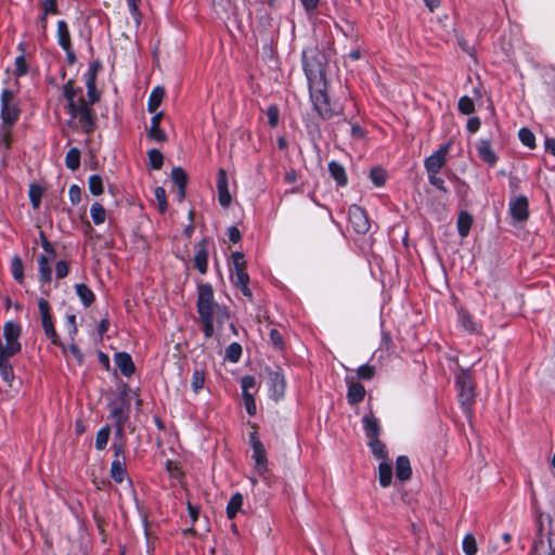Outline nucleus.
I'll use <instances>...</instances> for the list:
<instances>
[{
  "label": "nucleus",
  "instance_id": "nucleus-1",
  "mask_svg": "<svg viewBox=\"0 0 555 555\" xmlns=\"http://www.w3.org/2000/svg\"><path fill=\"white\" fill-rule=\"evenodd\" d=\"M63 95L67 100V111L73 119H76L85 133L93 132L95 128V115L88 103H76L77 92L73 80H68L63 87Z\"/></svg>",
  "mask_w": 555,
  "mask_h": 555
},
{
  "label": "nucleus",
  "instance_id": "nucleus-2",
  "mask_svg": "<svg viewBox=\"0 0 555 555\" xmlns=\"http://www.w3.org/2000/svg\"><path fill=\"white\" fill-rule=\"evenodd\" d=\"M302 63L309 82V89L315 87H326L325 55L317 49H309L304 52Z\"/></svg>",
  "mask_w": 555,
  "mask_h": 555
},
{
  "label": "nucleus",
  "instance_id": "nucleus-3",
  "mask_svg": "<svg viewBox=\"0 0 555 555\" xmlns=\"http://www.w3.org/2000/svg\"><path fill=\"white\" fill-rule=\"evenodd\" d=\"M219 306L220 305L214 300L211 286L209 284L201 285L198 287L197 310L204 323V334L206 337H211L214 335V330H211L209 318L211 317L215 308H218Z\"/></svg>",
  "mask_w": 555,
  "mask_h": 555
},
{
  "label": "nucleus",
  "instance_id": "nucleus-4",
  "mask_svg": "<svg viewBox=\"0 0 555 555\" xmlns=\"http://www.w3.org/2000/svg\"><path fill=\"white\" fill-rule=\"evenodd\" d=\"M310 96L318 114L324 119H331L341 114L343 107L338 103H331L326 93V87H315L310 89Z\"/></svg>",
  "mask_w": 555,
  "mask_h": 555
},
{
  "label": "nucleus",
  "instance_id": "nucleus-5",
  "mask_svg": "<svg viewBox=\"0 0 555 555\" xmlns=\"http://www.w3.org/2000/svg\"><path fill=\"white\" fill-rule=\"evenodd\" d=\"M232 262L234 272L231 275V280L233 284L240 287L244 296H246L249 300H253V294L248 287L249 275L246 272V261L244 259V254L241 251H234L232 254Z\"/></svg>",
  "mask_w": 555,
  "mask_h": 555
},
{
  "label": "nucleus",
  "instance_id": "nucleus-6",
  "mask_svg": "<svg viewBox=\"0 0 555 555\" xmlns=\"http://www.w3.org/2000/svg\"><path fill=\"white\" fill-rule=\"evenodd\" d=\"M22 334V328L18 324L10 321L3 326L4 343L0 341V354L13 357L21 351V344L18 341Z\"/></svg>",
  "mask_w": 555,
  "mask_h": 555
},
{
  "label": "nucleus",
  "instance_id": "nucleus-7",
  "mask_svg": "<svg viewBox=\"0 0 555 555\" xmlns=\"http://www.w3.org/2000/svg\"><path fill=\"white\" fill-rule=\"evenodd\" d=\"M39 240L43 248V254L38 259L39 275L43 283H50L52 279L50 263L55 259L56 251L52 244L46 237L43 231L39 232Z\"/></svg>",
  "mask_w": 555,
  "mask_h": 555
},
{
  "label": "nucleus",
  "instance_id": "nucleus-8",
  "mask_svg": "<svg viewBox=\"0 0 555 555\" xmlns=\"http://www.w3.org/2000/svg\"><path fill=\"white\" fill-rule=\"evenodd\" d=\"M20 107L12 90L4 89L1 93V119L9 128L12 127L20 117Z\"/></svg>",
  "mask_w": 555,
  "mask_h": 555
},
{
  "label": "nucleus",
  "instance_id": "nucleus-9",
  "mask_svg": "<svg viewBox=\"0 0 555 555\" xmlns=\"http://www.w3.org/2000/svg\"><path fill=\"white\" fill-rule=\"evenodd\" d=\"M38 309L40 314V321L46 336L51 340L52 344L60 346L65 351L64 346L60 341L59 335L54 328L52 322V315L50 311V305L44 298L38 300Z\"/></svg>",
  "mask_w": 555,
  "mask_h": 555
},
{
  "label": "nucleus",
  "instance_id": "nucleus-10",
  "mask_svg": "<svg viewBox=\"0 0 555 555\" xmlns=\"http://www.w3.org/2000/svg\"><path fill=\"white\" fill-rule=\"evenodd\" d=\"M460 403L468 412L475 398L474 383L467 372H461L456 377Z\"/></svg>",
  "mask_w": 555,
  "mask_h": 555
},
{
  "label": "nucleus",
  "instance_id": "nucleus-11",
  "mask_svg": "<svg viewBox=\"0 0 555 555\" xmlns=\"http://www.w3.org/2000/svg\"><path fill=\"white\" fill-rule=\"evenodd\" d=\"M542 516L543 514L539 512L537 516L538 533L532 545V555H555L551 539L552 531L550 530L546 537L543 534Z\"/></svg>",
  "mask_w": 555,
  "mask_h": 555
},
{
  "label": "nucleus",
  "instance_id": "nucleus-12",
  "mask_svg": "<svg viewBox=\"0 0 555 555\" xmlns=\"http://www.w3.org/2000/svg\"><path fill=\"white\" fill-rule=\"evenodd\" d=\"M111 417L116 425V436L124 435V425L128 420V403L124 399L113 401L109 404Z\"/></svg>",
  "mask_w": 555,
  "mask_h": 555
},
{
  "label": "nucleus",
  "instance_id": "nucleus-13",
  "mask_svg": "<svg viewBox=\"0 0 555 555\" xmlns=\"http://www.w3.org/2000/svg\"><path fill=\"white\" fill-rule=\"evenodd\" d=\"M451 147V142L440 146L433 155L425 159V168L428 173H438L444 166L447 154Z\"/></svg>",
  "mask_w": 555,
  "mask_h": 555
},
{
  "label": "nucleus",
  "instance_id": "nucleus-14",
  "mask_svg": "<svg viewBox=\"0 0 555 555\" xmlns=\"http://www.w3.org/2000/svg\"><path fill=\"white\" fill-rule=\"evenodd\" d=\"M349 220L358 233H366L370 229V222L365 211L357 205L349 208Z\"/></svg>",
  "mask_w": 555,
  "mask_h": 555
},
{
  "label": "nucleus",
  "instance_id": "nucleus-15",
  "mask_svg": "<svg viewBox=\"0 0 555 555\" xmlns=\"http://www.w3.org/2000/svg\"><path fill=\"white\" fill-rule=\"evenodd\" d=\"M250 438L254 451L253 459L256 462V470L258 472L259 475H263L264 472L267 470L268 462L264 446L255 435H251Z\"/></svg>",
  "mask_w": 555,
  "mask_h": 555
},
{
  "label": "nucleus",
  "instance_id": "nucleus-16",
  "mask_svg": "<svg viewBox=\"0 0 555 555\" xmlns=\"http://www.w3.org/2000/svg\"><path fill=\"white\" fill-rule=\"evenodd\" d=\"M528 198L524 195L516 197L509 203V211L514 220L524 222L529 217Z\"/></svg>",
  "mask_w": 555,
  "mask_h": 555
},
{
  "label": "nucleus",
  "instance_id": "nucleus-17",
  "mask_svg": "<svg viewBox=\"0 0 555 555\" xmlns=\"http://www.w3.org/2000/svg\"><path fill=\"white\" fill-rule=\"evenodd\" d=\"M217 190H218V199L222 207L227 208L231 205L232 197L228 188V177L224 169L220 168L218 170L217 177Z\"/></svg>",
  "mask_w": 555,
  "mask_h": 555
},
{
  "label": "nucleus",
  "instance_id": "nucleus-18",
  "mask_svg": "<svg viewBox=\"0 0 555 555\" xmlns=\"http://www.w3.org/2000/svg\"><path fill=\"white\" fill-rule=\"evenodd\" d=\"M269 383L272 396L275 400H279L284 396L285 392V378L281 371L269 372Z\"/></svg>",
  "mask_w": 555,
  "mask_h": 555
},
{
  "label": "nucleus",
  "instance_id": "nucleus-19",
  "mask_svg": "<svg viewBox=\"0 0 555 555\" xmlns=\"http://www.w3.org/2000/svg\"><path fill=\"white\" fill-rule=\"evenodd\" d=\"M163 116V112H158L153 116L151 120V127L147 132L149 138L157 142H165L167 140V134L163 129H160L159 126Z\"/></svg>",
  "mask_w": 555,
  "mask_h": 555
},
{
  "label": "nucleus",
  "instance_id": "nucleus-20",
  "mask_svg": "<svg viewBox=\"0 0 555 555\" xmlns=\"http://www.w3.org/2000/svg\"><path fill=\"white\" fill-rule=\"evenodd\" d=\"M171 179L178 186V201L182 202L185 197L188 175L181 167H175L171 170Z\"/></svg>",
  "mask_w": 555,
  "mask_h": 555
},
{
  "label": "nucleus",
  "instance_id": "nucleus-21",
  "mask_svg": "<svg viewBox=\"0 0 555 555\" xmlns=\"http://www.w3.org/2000/svg\"><path fill=\"white\" fill-rule=\"evenodd\" d=\"M207 241L204 238L197 244V250L194 256V266L202 274L207 271Z\"/></svg>",
  "mask_w": 555,
  "mask_h": 555
},
{
  "label": "nucleus",
  "instance_id": "nucleus-22",
  "mask_svg": "<svg viewBox=\"0 0 555 555\" xmlns=\"http://www.w3.org/2000/svg\"><path fill=\"white\" fill-rule=\"evenodd\" d=\"M115 363L125 376H130L134 373L135 367L130 354L126 352L116 353Z\"/></svg>",
  "mask_w": 555,
  "mask_h": 555
},
{
  "label": "nucleus",
  "instance_id": "nucleus-23",
  "mask_svg": "<svg viewBox=\"0 0 555 555\" xmlns=\"http://www.w3.org/2000/svg\"><path fill=\"white\" fill-rule=\"evenodd\" d=\"M477 151L480 158L490 166L496 164L498 157L491 147L489 140H481L477 145Z\"/></svg>",
  "mask_w": 555,
  "mask_h": 555
},
{
  "label": "nucleus",
  "instance_id": "nucleus-24",
  "mask_svg": "<svg viewBox=\"0 0 555 555\" xmlns=\"http://www.w3.org/2000/svg\"><path fill=\"white\" fill-rule=\"evenodd\" d=\"M412 468L408 456L400 455L396 461V476L401 481H406L411 478Z\"/></svg>",
  "mask_w": 555,
  "mask_h": 555
},
{
  "label": "nucleus",
  "instance_id": "nucleus-25",
  "mask_svg": "<svg viewBox=\"0 0 555 555\" xmlns=\"http://www.w3.org/2000/svg\"><path fill=\"white\" fill-rule=\"evenodd\" d=\"M363 426L369 439L378 437L380 427L372 412L363 417Z\"/></svg>",
  "mask_w": 555,
  "mask_h": 555
},
{
  "label": "nucleus",
  "instance_id": "nucleus-26",
  "mask_svg": "<svg viewBox=\"0 0 555 555\" xmlns=\"http://www.w3.org/2000/svg\"><path fill=\"white\" fill-rule=\"evenodd\" d=\"M86 86H87V90H88L87 93H88V99H89V101L87 103L89 104V106H91L100 100V93L96 91V88H95V67L94 66H92L90 69V74L86 81Z\"/></svg>",
  "mask_w": 555,
  "mask_h": 555
},
{
  "label": "nucleus",
  "instance_id": "nucleus-27",
  "mask_svg": "<svg viewBox=\"0 0 555 555\" xmlns=\"http://www.w3.org/2000/svg\"><path fill=\"white\" fill-rule=\"evenodd\" d=\"M365 388L359 383H349L347 399L350 404L361 402L365 397Z\"/></svg>",
  "mask_w": 555,
  "mask_h": 555
},
{
  "label": "nucleus",
  "instance_id": "nucleus-28",
  "mask_svg": "<svg viewBox=\"0 0 555 555\" xmlns=\"http://www.w3.org/2000/svg\"><path fill=\"white\" fill-rule=\"evenodd\" d=\"M127 472H126V460L125 459H118L113 460L112 466H111V477L115 482L121 483L126 478Z\"/></svg>",
  "mask_w": 555,
  "mask_h": 555
},
{
  "label": "nucleus",
  "instance_id": "nucleus-29",
  "mask_svg": "<svg viewBox=\"0 0 555 555\" xmlns=\"http://www.w3.org/2000/svg\"><path fill=\"white\" fill-rule=\"evenodd\" d=\"M165 96V89L160 86L153 89V91L150 94L149 103H147V111L150 113H155L156 109L160 106Z\"/></svg>",
  "mask_w": 555,
  "mask_h": 555
},
{
  "label": "nucleus",
  "instance_id": "nucleus-30",
  "mask_svg": "<svg viewBox=\"0 0 555 555\" xmlns=\"http://www.w3.org/2000/svg\"><path fill=\"white\" fill-rule=\"evenodd\" d=\"M328 170L331 176L335 179L338 185L344 186L347 184V175L345 168L337 162H331L328 164Z\"/></svg>",
  "mask_w": 555,
  "mask_h": 555
},
{
  "label": "nucleus",
  "instance_id": "nucleus-31",
  "mask_svg": "<svg viewBox=\"0 0 555 555\" xmlns=\"http://www.w3.org/2000/svg\"><path fill=\"white\" fill-rule=\"evenodd\" d=\"M10 358L11 357L0 354V374L9 385H11L14 379L13 367L9 361Z\"/></svg>",
  "mask_w": 555,
  "mask_h": 555
},
{
  "label": "nucleus",
  "instance_id": "nucleus-32",
  "mask_svg": "<svg viewBox=\"0 0 555 555\" xmlns=\"http://www.w3.org/2000/svg\"><path fill=\"white\" fill-rule=\"evenodd\" d=\"M378 478L382 487L390 486L392 479V466L387 462H380L378 466Z\"/></svg>",
  "mask_w": 555,
  "mask_h": 555
},
{
  "label": "nucleus",
  "instance_id": "nucleus-33",
  "mask_svg": "<svg viewBox=\"0 0 555 555\" xmlns=\"http://www.w3.org/2000/svg\"><path fill=\"white\" fill-rule=\"evenodd\" d=\"M229 311L225 307L219 306L218 308H215V310L211 313V317L209 318L211 330L215 331V323L218 326H221L224 322L229 321Z\"/></svg>",
  "mask_w": 555,
  "mask_h": 555
},
{
  "label": "nucleus",
  "instance_id": "nucleus-34",
  "mask_svg": "<svg viewBox=\"0 0 555 555\" xmlns=\"http://www.w3.org/2000/svg\"><path fill=\"white\" fill-rule=\"evenodd\" d=\"M76 294L80 298L81 302L89 307L94 301L93 292L83 283L75 285Z\"/></svg>",
  "mask_w": 555,
  "mask_h": 555
},
{
  "label": "nucleus",
  "instance_id": "nucleus-35",
  "mask_svg": "<svg viewBox=\"0 0 555 555\" xmlns=\"http://www.w3.org/2000/svg\"><path fill=\"white\" fill-rule=\"evenodd\" d=\"M473 224L472 216L466 211H461L457 218V229L459 234L462 237H466L469 233L470 227Z\"/></svg>",
  "mask_w": 555,
  "mask_h": 555
},
{
  "label": "nucleus",
  "instance_id": "nucleus-36",
  "mask_svg": "<svg viewBox=\"0 0 555 555\" xmlns=\"http://www.w3.org/2000/svg\"><path fill=\"white\" fill-rule=\"evenodd\" d=\"M57 40L63 49L70 48V35L68 26L65 21H59L57 23Z\"/></svg>",
  "mask_w": 555,
  "mask_h": 555
},
{
  "label": "nucleus",
  "instance_id": "nucleus-37",
  "mask_svg": "<svg viewBox=\"0 0 555 555\" xmlns=\"http://www.w3.org/2000/svg\"><path fill=\"white\" fill-rule=\"evenodd\" d=\"M243 504V496L241 493H235L230 499L228 506H227V515L230 519H233L237 512L241 509Z\"/></svg>",
  "mask_w": 555,
  "mask_h": 555
},
{
  "label": "nucleus",
  "instance_id": "nucleus-38",
  "mask_svg": "<svg viewBox=\"0 0 555 555\" xmlns=\"http://www.w3.org/2000/svg\"><path fill=\"white\" fill-rule=\"evenodd\" d=\"M369 447L376 459L384 460L387 457L386 447L378 437L369 439Z\"/></svg>",
  "mask_w": 555,
  "mask_h": 555
},
{
  "label": "nucleus",
  "instance_id": "nucleus-39",
  "mask_svg": "<svg viewBox=\"0 0 555 555\" xmlns=\"http://www.w3.org/2000/svg\"><path fill=\"white\" fill-rule=\"evenodd\" d=\"M65 164L70 170L78 169L80 165V151L76 147L70 149L66 154Z\"/></svg>",
  "mask_w": 555,
  "mask_h": 555
},
{
  "label": "nucleus",
  "instance_id": "nucleus-40",
  "mask_svg": "<svg viewBox=\"0 0 555 555\" xmlns=\"http://www.w3.org/2000/svg\"><path fill=\"white\" fill-rule=\"evenodd\" d=\"M11 271L13 278L18 282L23 283L24 280V266L22 259L18 256L13 257L11 262Z\"/></svg>",
  "mask_w": 555,
  "mask_h": 555
},
{
  "label": "nucleus",
  "instance_id": "nucleus-41",
  "mask_svg": "<svg viewBox=\"0 0 555 555\" xmlns=\"http://www.w3.org/2000/svg\"><path fill=\"white\" fill-rule=\"evenodd\" d=\"M91 218L95 224H102L105 221L106 211L100 203H94L90 209Z\"/></svg>",
  "mask_w": 555,
  "mask_h": 555
},
{
  "label": "nucleus",
  "instance_id": "nucleus-42",
  "mask_svg": "<svg viewBox=\"0 0 555 555\" xmlns=\"http://www.w3.org/2000/svg\"><path fill=\"white\" fill-rule=\"evenodd\" d=\"M43 195V189L38 184H31L29 186V198L34 209H38Z\"/></svg>",
  "mask_w": 555,
  "mask_h": 555
},
{
  "label": "nucleus",
  "instance_id": "nucleus-43",
  "mask_svg": "<svg viewBox=\"0 0 555 555\" xmlns=\"http://www.w3.org/2000/svg\"><path fill=\"white\" fill-rule=\"evenodd\" d=\"M109 433L111 429L108 426L102 427L95 438V448L98 450H103L107 446L108 439H109Z\"/></svg>",
  "mask_w": 555,
  "mask_h": 555
},
{
  "label": "nucleus",
  "instance_id": "nucleus-44",
  "mask_svg": "<svg viewBox=\"0 0 555 555\" xmlns=\"http://www.w3.org/2000/svg\"><path fill=\"white\" fill-rule=\"evenodd\" d=\"M477 542L472 533H467L463 539V551L466 555H475L477 553Z\"/></svg>",
  "mask_w": 555,
  "mask_h": 555
},
{
  "label": "nucleus",
  "instance_id": "nucleus-45",
  "mask_svg": "<svg viewBox=\"0 0 555 555\" xmlns=\"http://www.w3.org/2000/svg\"><path fill=\"white\" fill-rule=\"evenodd\" d=\"M89 191L95 195L99 196L103 193V181L102 178L99 175H93L89 178Z\"/></svg>",
  "mask_w": 555,
  "mask_h": 555
},
{
  "label": "nucleus",
  "instance_id": "nucleus-46",
  "mask_svg": "<svg viewBox=\"0 0 555 555\" xmlns=\"http://www.w3.org/2000/svg\"><path fill=\"white\" fill-rule=\"evenodd\" d=\"M521 143L530 149L535 146V137L528 128H521L518 132Z\"/></svg>",
  "mask_w": 555,
  "mask_h": 555
},
{
  "label": "nucleus",
  "instance_id": "nucleus-47",
  "mask_svg": "<svg viewBox=\"0 0 555 555\" xmlns=\"http://www.w3.org/2000/svg\"><path fill=\"white\" fill-rule=\"evenodd\" d=\"M370 178L376 186H382L386 182V171L380 167L371 169Z\"/></svg>",
  "mask_w": 555,
  "mask_h": 555
},
{
  "label": "nucleus",
  "instance_id": "nucleus-48",
  "mask_svg": "<svg viewBox=\"0 0 555 555\" xmlns=\"http://www.w3.org/2000/svg\"><path fill=\"white\" fill-rule=\"evenodd\" d=\"M242 354V347L237 343H232L225 350V358L231 362H237Z\"/></svg>",
  "mask_w": 555,
  "mask_h": 555
},
{
  "label": "nucleus",
  "instance_id": "nucleus-49",
  "mask_svg": "<svg viewBox=\"0 0 555 555\" xmlns=\"http://www.w3.org/2000/svg\"><path fill=\"white\" fill-rule=\"evenodd\" d=\"M43 15L41 16L42 28L44 29L47 26V14L48 13H57L56 0H44L43 1Z\"/></svg>",
  "mask_w": 555,
  "mask_h": 555
},
{
  "label": "nucleus",
  "instance_id": "nucleus-50",
  "mask_svg": "<svg viewBox=\"0 0 555 555\" xmlns=\"http://www.w3.org/2000/svg\"><path fill=\"white\" fill-rule=\"evenodd\" d=\"M459 111L464 115H469L475 111L474 101L468 96H462L459 100Z\"/></svg>",
  "mask_w": 555,
  "mask_h": 555
},
{
  "label": "nucleus",
  "instance_id": "nucleus-51",
  "mask_svg": "<svg viewBox=\"0 0 555 555\" xmlns=\"http://www.w3.org/2000/svg\"><path fill=\"white\" fill-rule=\"evenodd\" d=\"M149 159L153 169H160L164 163V156L158 150H151L149 152Z\"/></svg>",
  "mask_w": 555,
  "mask_h": 555
},
{
  "label": "nucleus",
  "instance_id": "nucleus-52",
  "mask_svg": "<svg viewBox=\"0 0 555 555\" xmlns=\"http://www.w3.org/2000/svg\"><path fill=\"white\" fill-rule=\"evenodd\" d=\"M205 384V373L201 370H196L192 376V389L194 392H198Z\"/></svg>",
  "mask_w": 555,
  "mask_h": 555
},
{
  "label": "nucleus",
  "instance_id": "nucleus-53",
  "mask_svg": "<svg viewBox=\"0 0 555 555\" xmlns=\"http://www.w3.org/2000/svg\"><path fill=\"white\" fill-rule=\"evenodd\" d=\"M155 197L158 202V209L160 212H165L167 210V201H166V191L164 188L158 186L155 189Z\"/></svg>",
  "mask_w": 555,
  "mask_h": 555
},
{
  "label": "nucleus",
  "instance_id": "nucleus-54",
  "mask_svg": "<svg viewBox=\"0 0 555 555\" xmlns=\"http://www.w3.org/2000/svg\"><path fill=\"white\" fill-rule=\"evenodd\" d=\"M461 323H462L463 327L465 330H467L468 332H472V333L479 332L478 325L474 322L473 318L467 313H464L461 315Z\"/></svg>",
  "mask_w": 555,
  "mask_h": 555
},
{
  "label": "nucleus",
  "instance_id": "nucleus-55",
  "mask_svg": "<svg viewBox=\"0 0 555 555\" xmlns=\"http://www.w3.org/2000/svg\"><path fill=\"white\" fill-rule=\"evenodd\" d=\"M117 438H118V441H115L113 444L114 460L125 459V456H124V452H125L124 435L121 437L117 436Z\"/></svg>",
  "mask_w": 555,
  "mask_h": 555
},
{
  "label": "nucleus",
  "instance_id": "nucleus-56",
  "mask_svg": "<svg viewBox=\"0 0 555 555\" xmlns=\"http://www.w3.org/2000/svg\"><path fill=\"white\" fill-rule=\"evenodd\" d=\"M267 116H268V122L269 125L274 128L278 126L279 122V108L276 105H271L267 109Z\"/></svg>",
  "mask_w": 555,
  "mask_h": 555
},
{
  "label": "nucleus",
  "instance_id": "nucleus-57",
  "mask_svg": "<svg viewBox=\"0 0 555 555\" xmlns=\"http://www.w3.org/2000/svg\"><path fill=\"white\" fill-rule=\"evenodd\" d=\"M243 399L247 413L255 415L257 408L254 396L251 393H244Z\"/></svg>",
  "mask_w": 555,
  "mask_h": 555
},
{
  "label": "nucleus",
  "instance_id": "nucleus-58",
  "mask_svg": "<svg viewBox=\"0 0 555 555\" xmlns=\"http://www.w3.org/2000/svg\"><path fill=\"white\" fill-rule=\"evenodd\" d=\"M270 340L276 349H282L284 346L283 337L281 333L275 328L270 331Z\"/></svg>",
  "mask_w": 555,
  "mask_h": 555
},
{
  "label": "nucleus",
  "instance_id": "nucleus-59",
  "mask_svg": "<svg viewBox=\"0 0 555 555\" xmlns=\"http://www.w3.org/2000/svg\"><path fill=\"white\" fill-rule=\"evenodd\" d=\"M374 366L367 364L360 366L358 370V376L362 379H371L374 376Z\"/></svg>",
  "mask_w": 555,
  "mask_h": 555
},
{
  "label": "nucleus",
  "instance_id": "nucleus-60",
  "mask_svg": "<svg viewBox=\"0 0 555 555\" xmlns=\"http://www.w3.org/2000/svg\"><path fill=\"white\" fill-rule=\"evenodd\" d=\"M69 272L68 263L64 260H60L55 266V274L57 279H64Z\"/></svg>",
  "mask_w": 555,
  "mask_h": 555
},
{
  "label": "nucleus",
  "instance_id": "nucleus-61",
  "mask_svg": "<svg viewBox=\"0 0 555 555\" xmlns=\"http://www.w3.org/2000/svg\"><path fill=\"white\" fill-rule=\"evenodd\" d=\"M127 2L130 8V12L134 17L135 24L140 25V22H141V14L139 12L140 0H127Z\"/></svg>",
  "mask_w": 555,
  "mask_h": 555
},
{
  "label": "nucleus",
  "instance_id": "nucleus-62",
  "mask_svg": "<svg viewBox=\"0 0 555 555\" xmlns=\"http://www.w3.org/2000/svg\"><path fill=\"white\" fill-rule=\"evenodd\" d=\"M69 199L73 205L78 204L81 201V190L78 185L74 184L68 191Z\"/></svg>",
  "mask_w": 555,
  "mask_h": 555
},
{
  "label": "nucleus",
  "instance_id": "nucleus-63",
  "mask_svg": "<svg viewBox=\"0 0 555 555\" xmlns=\"http://www.w3.org/2000/svg\"><path fill=\"white\" fill-rule=\"evenodd\" d=\"M242 388H243V395L244 393H250L249 389L254 388L256 386V379L254 376L246 375L242 378Z\"/></svg>",
  "mask_w": 555,
  "mask_h": 555
},
{
  "label": "nucleus",
  "instance_id": "nucleus-64",
  "mask_svg": "<svg viewBox=\"0 0 555 555\" xmlns=\"http://www.w3.org/2000/svg\"><path fill=\"white\" fill-rule=\"evenodd\" d=\"M15 73H16V76H23L26 74L27 72V64H26V61L23 56H18L16 57L15 60Z\"/></svg>",
  "mask_w": 555,
  "mask_h": 555
}]
</instances>
